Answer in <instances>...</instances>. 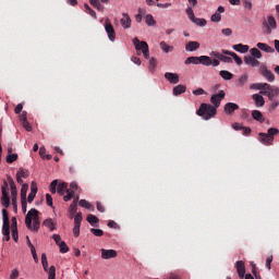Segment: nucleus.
I'll use <instances>...</instances> for the list:
<instances>
[{
  "instance_id": "nucleus-6",
  "label": "nucleus",
  "mask_w": 279,
  "mask_h": 279,
  "mask_svg": "<svg viewBox=\"0 0 279 279\" xmlns=\"http://www.w3.org/2000/svg\"><path fill=\"white\" fill-rule=\"evenodd\" d=\"M133 45L135 46L136 51H142L144 58L149 60V45L146 41L138 40V37L133 39Z\"/></svg>"
},
{
  "instance_id": "nucleus-34",
  "label": "nucleus",
  "mask_w": 279,
  "mask_h": 279,
  "mask_svg": "<svg viewBox=\"0 0 279 279\" xmlns=\"http://www.w3.org/2000/svg\"><path fill=\"white\" fill-rule=\"evenodd\" d=\"M22 125L26 130V132H32V124L27 121V116H25V112L22 116Z\"/></svg>"
},
{
  "instance_id": "nucleus-4",
  "label": "nucleus",
  "mask_w": 279,
  "mask_h": 279,
  "mask_svg": "<svg viewBox=\"0 0 279 279\" xmlns=\"http://www.w3.org/2000/svg\"><path fill=\"white\" fill-rule=\"evenodd\" d=\"M279 130L276 128L268 129L267 133H259L258 141L262 142L263 145L269 146L274 145V137L278 136Z\"/></svg>"
},
{
  "instance_id": "nucleus-63",
  "label": "nucleus",
  "mask_w": 279,
  "mask_h": 279,
  "mask_svg": "<svg viewBox=\"0 0 279 279\" xmlns=\"http://www.w3.org/2000/svg\"><path fill=\"white\" fill-rule=\"evenodd\" d=\"M243 3H244V9L245 10H252V1L244 0Z\"/></svg>"
},
{
  "instance_id": "nucleus-51",
  "label": "nucleus",
  "mask_w": 279,
  "mask_h": 279,
  "mask_svg": "<svg viewBox=\"0 0 279 279\" xmlns=\"http://www.w3.org/2000/svg\"><path fill=\"white\" fill-rule=\"evenodd\" d=\"M90 232L92 234H94V236H104V230L101 229L92 228Z\"/></svg>"
},
{
  "instance_id": "nucleus-41",
  "label": "nucleus",
  "mask_w": 279,
  "mask_h": 279,
  "mask_svg": "<svg viewBox=\"0 0 279 279\" xmlns=\"http://www.w3.org/2000/svg\"><path fill=\"white\" fill-rule=\"evenodd\" d=\"M28 189H29V185H27V184H23L22 185V189H21V199L22 201L27 199V191H28Z\"/></svg>"
},
{
  "instance_id": "nucleus-25",
  "label": "nucleus",
  "mask_w": 279,
  "mask_h": 279,
  "mask_svg": "<svg viewBox=\"0 0 279 279\" xmlns=\"http://www.w3.org/2000/svg\"><path fill=\"white\" fill-rule=\"evenodd\" d=\"M1 202L4 208H10V195L8 194V191H5V189H3Z\"/></svg>"
},
{
  "instance_id": "nucleus-10",
  "label": "nucleus",
  "mask_w": 279,
  "mask_h": 279,
  "mask_svg": "<svg viewBox=\"0 0 279 279\" xmlns=\"http://www.w3.org/2000/svg\"><path fill=\"white\" fill-rule=\"evenodd\" d=\"M222 99H226V92L220 90L218 94H214L210 98L214 108H219Z\"/></svg>"
},
{
  "instance_id": "nucleus-32",
  "label": "nucleus",
  "mask_w": 279,
  "mask_h": 279,
  "mask_svg": "<svg viewBox=\"0 0 279 279\" xmlns=\"http://www.w3.org/2000/svg\"><path fill=\"white\" fill-rule=\"evenodd\" d=\"M43 226H45L46 228H49V230L51 232H53V230H56V223L53 222V219H51V218L44 220Z\"/></svg>"
},
{
  "instance_id": "nucleus-18",
  "label": "nucleus",
  "mask_w": 279,
  "mask_h": 279,
  "mask_svg": "<svg viewBox=\"0 0 279 279\" xmlns=\"http://www.w3.org/2000/svg\"><path fill=\"white\" fill-rule=\"evenodd\" d=\"M235 267L239 274V278H245V263L243 260H239L236 262Z\"/></svg>"
},
{
  "instance_id": "nucleus-43",
  "label": "nucleus",
  "mask_w": 279,
  "mask_h": 279,
  "mask_svg": "<svg viewBox=\"0 0 279 279\" xmlns=\"http://www.w3.org/2000/svg\"><path fill=\"white\" fill-rule=\"evenodd\" d=\"M87 221L88 223H90V226H95V223H99V218H97V216L89 214L87 216Z\"/></svg>"
},
{
  "instance_id": "nucleus-3",
  "label": "nucleus",
  "mask_w": 279,
  "mask_h": 279,
  "mask_svg": "<svg viewBox=\"0 0 279 279\" xmlns=\"http://www.w3.org/2000/svg\"><path fill=\"white\" fill-rule=\"evenodd\" d=\"M196 114L198 117H202L205 121H209V119H213L217 116V107H214L210 104L203 102L196 111Z\"/></svg>"
},
{
  "instance_id": "nucleus-59",
  "label": "nucleus",
  "mask_w": 279,
  "mask_h": 279,
  "mask_svg": "<svg viewBox=\"0 0 279 279\" xmlns=\"http://www.w3.org/2000/svg\"><path fill=\"white\" fill-rule=\"evenodd\" d=\"M193 95H196V96L206 95V90H204V88L199 87V88L193 90Z\"/></svg>"
},
{
  "instance_id": "nucleus-8",
  "label": "nucleus",
  "mask_w": 279,
  "mask_h": 279,
  "mask_svg": "<svg viewBox=\"0 0 279 279\" xmlns=\"http://www.w3.org/2000/svg\"><path fill=\"white\" fill-rule=\"evenodd\" d=\"M2 219H3L2 234L3 236H5L10 234V216L8 214V209H2Z\"/></svg>"
},
{
  "instance_id": "nucleus-61",
  "label": "nucleus",
  "mask_w": 279,
  "mask_h": 279,
  "mask_svg": "<svg viewBox=\"0 0 279 279\" xmlns=\"http://www.w3.org/2000/svg\"><path fill=\"white\" fill-rule=\"evenodd\" d=\"M31 253H32V256H33L35 263H38V254L36 253V247L32 246Z\"/></svg>"
},
{
  "instance_id": "nucleus-22",
  "label": "nucleus",
  "mask_w": 279,
  "mask_h": 279,
  "mask_svg": "<svg viewBox=\"0 0 279 279\" xmlns=\"http://www.w3.org/2000/svg\"><path fill=\"white\" fill-rule=\"evenodd\" d=\"M253 100L255 101V106L257 108H263V106H265V98L263 96H260L259 94H254Z\"/></svg>"
},
{
  "instance_id": "nucleus-17",
  "label": "nucleus",
  "mask_w": 279,
  "mask_h": 279,
  "mask_svg": "<svg viewBox=\"0 0 279 279\" xmlns=\"http://www.w3.org/2000/svg\"><path fill=\"white\" fill-rule=\"evenodd\" d=\"M165 77L170 84H178L180 82V75L175 73L166 72Z\"/></svg>"
},
{
  "instance_id": "nucleus-39",
  "label": "nucleus",
  "mask_w": 279,
  "mask_h": 279,
  "mask_svg": "<svg viewBox=\"0 0 279 279\" xmlns=\"http://www.w3.org/2000/svg\"><path fill=\"white\" fill-rule=\"evenodd\" d=\"M184 64H199V57H189L185 61Z\"/></svg>"
},
{
  "instance_id": "nucleus-20",
  "label": "nucleus",
  "mask_w": 279,
  "mask_h": 279,
  "mask_svg": "<svg viewBox=\"0 0 279 279\" xmlns=\"http://www.w3.org/2000/svg\"><path fill=\"white\" fill-rule=\"evenodd\" d=\"M235 110H239V105H236L234 102H227L225 105V112L227 114H234Z\"/></svg>"
},
{
  "instance_id": "nucleus-23",
  "label": "nucleus",
  "mask_w": 279,
  "mask_h": 279,
  "mask_svg": "<svg viewBox=\"0 0 279 279\" xmlns=\"http://www.w3.org/2000/svg\"><path fill=\"white\" fill-rule=\"evenodd\" d=\"M233 49L239 53H247L250 51V46L243 45V44H236V45H233Z\"/></svg>"
},
{
  "instance_id": "nucleus-36",
  "label": "nucleus",
  "mask_w": 279,
  "mask_h": 279,
  "mask_svg": "<svg viewBox=\"0 0 279 279\" xmlns=\"http://www.w3.org/2000/svg\"><path fill=\"white\" fill-rule=\"evenodd\" d=\"M7 180L10 184L11 195H16V193L19 192L16 191V183H14V179H12V177L9 175Z\"/></svg>"
},
{
  "instance_id": "nucleus-38",
  "label": "nucleus",
  "mask_w": 279,
  "mask_h": 279,
  "mask_svg": "<svg viewBox=\"0 0 279 279\" xmlns=\"http://www.w3.org/2000/svg\"><path fill=\"white\" fill-rule=\"evenodd\" d=\"M89 3H90V5L96 8V10H98V12H104L105 8L102 7L101 2H99V0H89Z\"/></svg>"
},
{
  "instance_id": "nucleus-29",
  "label": "nucleus",
  "mask_w": 279,
  "mask_h": 279,
  "mask_svg": "<svg viewBox=\"0 0 279 279\" xmlns=\"http://www.w3.org/2000/svg\"><path fill=\"white\" fill-rule=\"evenodd\" d=\"M172 93L175 97H178V95H182L183 93H186V86L178 85L173 87Z\"/></svg>"
},
{
  "instance_id": "nucleus-35",
  "label": "nucleus",
  "mask_w": 279,
  "mask_h": 279,
  "mask_svg": "<svg viewBox=\"0 0 279 279\" xmlns=\"http://www.w3.org/2000/svg\"><path fill=\"white\" fill-rule=\"evenodd\" d=\"M250 53L255 60H260L263 58V53L260 52V50H258V48H252L250 50Z\"/></svg>"
},
{
  "instance_id": "nucleus-62",
  "label": "nucleus",
  "mask_w": 279,
  "mask_h": 279,
  "mask_svg": "<svg viewBox=\"0 0 279 279\" xmlns=\"http://www.w3.org/2000/svg\"><path fill=\"white\" fill-rule=\"evenodd\" d=\"M221 34H223V36H232V31L231 28H222Z\"/></svg>"
},
{
  "instance_id": "nucleus-56",
  "label": "nucleus",
  "mask_w": 279,
  "mask_h": 279,
  "mask_svg": "<svg viewBox=\"0 0 279 279\" xmlns=\"http://www.w3.org/2000/svg\"><path fill=\"white\" fill-rule=\"evenodd\" d=\"M70 213H72V215H75V213H77L76 201L72 202V204L70 205Z\"/></svg>"
},
{
  "instance_id": "nucleus-31",
  "label": "nucleus",
  "mask_w": 279,
  "mask_h": 279,
  "mask_svg": "<svg viewBox=\"0 0 279 279\" xmlns=\"http://www.w3.org/2000/svg\"><path fill=\"white\" fill-rule=\"evenodd\" d=\"M219 75H220V77H222V80H226V81H230L234 77V74H232V72L227 71V70H221L219 72Z\"/></svg>"
},
{
  "instance_id": "nucleus-44",
  "label": "nucleus",
  "mask_w": 279,
  "mask_h": 279,
  "mask_svg": "<svg viewBox=\"0 0 279 279\" xmlns=\"http://www.w3.org/2000/svg\"><path fill=\"white\" fill-rule=\"evenodd\" d=\"M19 160V155L17 154H10L7 156V162L9 165H12V162H16Z\"/></svg>"
},
{
  "instance_id": "nucleus-1",
  "label": "nucleus",
  "mask_w": 279,
  "mask_h": 279,
  "mask_svg": "<svg viewBox=\"0 0 279 279\" xmlns=\"http://www.w3.org/2000/svg\"><path fill=\"white\" fill-rule=\"evenodd\" d=\"M38 215H40V211L36 208H32L25 216V226L32 232H38V230H40V218Z\"/></svg>"
},
{
  "instance_id": "nucleus-40",
  "label": "nucleus",
  "mask_w": 279,
  "mask_h": 279,
  "mask_svg": "<svg viewBox=\"0 0 279 279\" xmlns=\"http://www.w3.org/2000/svg\"><path fill=\"white\" fill-rule=\"evenodd\" d=\"M192 23H195V25H198V27H206L207 22L205 19L194 17Z\"/></svg>"
},
{
  "instance_id": "nucleus-60",
  "label": "nucleus",
  "mask_w": 279,
  "mask_h": 279,
  "mask_svg": "<svg viewBox=\"0 0 279 279\" xmlns=\"http://www.w3.org/2000/svg\"><path fill=\"white\" fill-rule=\"evenodd\" d=\"M220 60H221V62H226L227 64L232 63V58L226 57L223 54H221Z\"/></svg>"
},
{
  "instance_id": "nucleus-53",
  "label": "nucleus",
  "mask_w": 279,
  "mask_h": 279,
  "mask_svg": "<svg viewBox=\"0 0 279 279\" xmlns=\"http://www.w3.org/2000/svg\"><path fill=\"white\" fill-rule=\"evenodd\" d=\"M150 73H154L155 69H156V59L151 58L149 60V66H148Z\"/></svg>"
},
{
  "instance_id": "nucleus-33",
  "label": "nucleus",
  "mask_w": 279,
  "mask_h": 279,
  "mask_svg": "<svg viewBox=\"0 0 279 279\" xmlns=\"http://www.w3.org/2000/svg\"><path fill=\"white\" fill-rule=\"evenodd\" d=\"M247 80H248L247 74L241 75L236 83L238 88H243V86L247 84Z\"/></svg>"
},
{
  "instance_id": "nucleus-16",
  "label": "nucleus",
  "mask_w": 279,
  "mask_h": 279,
  "mask_svg": "<svg viewBox=\"0 0 279 279\" xmlns=\"http://www.w3.org/2000/svg\"><path fill=\"white\" fill-rule=\"evenodd\" d=\"M122 19L120 20V23L124 29H130L132 27V19H130V15L128 13L122 14Z\"/></svg>"
},
{
  "instance_id": "nucleus-19",
  "label": "nucleus",
  "mask_w": 279,
  "mask_h": 279,
  "mask_svg": "<svg viewBox=\"0 0 279 279\" xmlns=\"http://www.w3.org/2000/svg\"><path fill=\"white\" fill-rule=\"evenodd\" d=\"M256 47L259 48L260 51H265V53H276V49L265 43H257Z\"/></svg>"
},
{
  "instance_id": "nucleus-15",
  "label": "nucleus",
  "mask_w": 279,
  "mask_h": 279,
  "mask_svg": "<svg viewBox=\"0 0 279 279\" xmlns=\"http://www.w3.org/2000/svg\"><path fill=\"white\" fill-rule=\"evenodd\" d=\"M36 193H38V185H36V182H32L31 193L28 194V197H27L28 204H32V202H34V199L36 198Z\"/></svg>"
},
{
  "instance_id": "nucleus-55",
  "label": "nucleus",
  "mask_w": 279,
  "mask_h": 279,
  "mask_svg": "<svg viewBox=\"0 0 279 279\" xmlns=\"http://www.w3.org/2000/svg\"><path fill=\"white\" fill-rule=\"evenodd\" d=\"M12 239L15 243H19V229H12Z\"/></svg>"
},
{
  "instance_id": "nucleus-50",
  "label": "nucleus",
  "mask_w": 279,
  "mask_h": 279,
  "mask_svg": "<svg viewBox=\"0 0 279 279\" xmlns=\"http://www.w3.org/2000/svg\"><path fill=\"white\" fill-rule=\"evenodd\" d=\"M59 247L61 254H66V252H69V245H66V242H61Z\"/></svg>"
},
{
  "instance_id": "nucleus-24",
  "label": "nucleus",
  "mask_w": 279,
  "mask_h": 279,
  "mask_svg": "<svg viewBox=\"0 0 279 279\" xmlns=\"http://www.w3.org/2000/svg\"><path fill=\"white\" fill-rule=\"evenodd\" d=\"M201 45L198 41H189L185 45V51H197L199 49Z\"/></svg>"
},
{
  "instance_id": "nucleus-46",
  "label": "nucleus",
  "mask_w": 279,
  "mask_h": 279,
  "mask_svg": "<svg viewBox=\"0 0 279 279\" xmlns=\"http://www.w3.org/2000/svg\"><path fill=\"white\" fill-rule=\"evenodd\" d=\"M231 58H233L234 62L241 66V64H243V59H241V57L236 56V52H232L231 53Z\"/></svg>"
},
{
  "instance_id": "nucleus-27",
  "label": "nucleus",
  "mask_w": 279,
  "mask_h": 279,
  "mask_svg": "<svg viewBox=\"0 0 279 279\" xmlns=\"http://www.w3.org/2000/svg\"><path fill=\"white\" fill-rule=\"evenodd\" d=\"M78 205L82 207V208H86L87 210H90L92 213H95V207L93 206V204H90L88 201L86 199H81L78 202Z\"/></svg>"
},
{
  "instance_id": "nucleus-52",
  "label": "nucleus",
  "mask_w": 279,
  "mask_h": 279,
  "mask_svg": "<svg viewBox=\"0 0 279 279\" xmlns=\"http://www.w3.org/2000/svg\"><path fill=\"white\" fill-rule=\"evenodd\" d=\"M187 17L190 19V21H193L195 19V13L193 12V8L189 7L185 10Z\"/></svg>"
},
{
  "instance_id": "nucleus-14",
  "label": "nucleus",
  "mask_w": 279,
  "mask_h": 279,
  "mask_svg": "<svg viewBox=\"0 0 279 279\" xmlns=\"http://www.w3.org/2000/svg\"><path fill=\"white\" fill-rule=\"evenodd\" d=\"M223 12H226V8H223L221 5L218 7L215 14L211 15V22L213 23H220L221 22V14H223Z\"/></svg>"
},
{
  "instance_id": "nucleus-12",
  "label": "nucleus",
  "mask_w": 279,
  "mask_h": 279,
  "mask_svg": "<svg viewBox=\"0 0 279 279\" xmlns=\"http://www.w3.org/2000/svg\"><path fill=\"white\" fill-rule=\"evenodd\" d=\"M100 252L102 260H110V258H117L118 256V253L114 250L101 248Z\"/></svg>"
},
{
  "instance_id": "nucleus-21",
  "label": "nucleus",
  "mask_w": 279,
  "mask_h": 279,
  "mask_svg": "<svg viewBox=\"0 0 279 279\" xmlns=\"http://www.w3.org/2000/svg\"><path fill=\"white\" fill-rule=\"evenodd\" d=\"M244 62L248 66H259V64H260V62L258 60L254 59V57H252V56L244 57Z\"/></svg>"
},
{
  "instance_id": "nucleus-37",
  "label": "nucleus",
  "mask_w": 279,
  "mask_h": 279,
  "mask_svg": "<svg viewBox=\"0 0 279 279\" xmlns=\"http://www.w3.org/2000/svg\"><path fill=\"white\" fill-rule=\"evenodd\" d=\"M159 45L165 53H171L173 51V46H169L166 41H161Z\"/></svg>"
},
{
  "instance_id": "nucleus-13",
  "label": "nucleus",
  "mask_w": 279,
  "mask_h": 279,
  "mask_svg": "<svg viewBox=\"0 0 279 279\" xmlns=\"http://www.w3.org/2000/svg\"><path fill=\"white\" fill-rule=\"evenodd\" d=\"M260 73L267 82H274L276 80V76L274 75V72L267 69V66H262L260 68Z\"/></svg>"
},
{
  "instance_id": "nucleus-5",
  "label": "nucleus",
  "mask_w": 279,
  "mask_h": 279,
  "mask_svg": "<svg viewBox=\"0 0 279 279\" xmlns=\"http://www.w3.org/2000/svg\"><path fill=\"white\" fill-rule=\"evenodd\" d=\"M276 27H278L276 17H274L272 15H269L267 19H264L263 21L264 34H267V36H269L271 34V29H276Z\"/></svg>"
},
{
  "instance_id": "nucleus-49",
  "label": "nucleus",
  "mask_w": 279,
  "mask_h": 279,
  "mask_svg": "<svg viewBox=\"0 0 279 279\" xmlns=\"http://www.w3.org/2000/svg\"><path fill=\"white\" fill-rule=\"evenodd\" d=\"M84 8L87 14H90L93 19H97V13L88 4H85Z\"/></svg>"
},
{
  "instance_id": "nucleus-47",
  "label": "nucleus",
  "mask_w": 279,
  "mask_h": 279,
  "mask_svg": "<svg viewBox=\"0 0 279 279\" xmlns=\"http://www.w3.org/2000/svg\"><path fill=\"white\" fill-rule=\"evenodd\" d=\"M82 213H77L74 217V226H82Z\"/></svg>"
},
{
  "instance_id": "nucleus-9",
  "label": "nucleus",
  "mask_w": 279,
  "mask_h": 279,
  "mask_svg": "<svg viewBox=\"0 0 279 279\" xmlns=\"http://www.w3.org/2000/svg\"><path fill=\"white\" fill-rule=\"evenodd\" d=\"M260 95L268 96V99H274V97H278L279 89L278 87H274L270 84H268V87H264V90L260 92Z\"/></svg>"
},
{
  "instance_id": "nucleus-57",
  "label": "nucleus",
  "mask_w": 279,
  "mask_h": 279,
  "mask_svg": "<svg viewBox=\"0 0 279 279\" xmlns=\"http://www.w3.org/2000/svg\"><path fill=\"white\" fill-rule=\"evenodd\" d=\"M52 239L57 243L58 246L60 245V243L64 242V241H62V238L60 236V234H53Z\"/></svg>"
},
{
  "instance_id": "nucleus-7",
  "label": "nucleus",
  "mask_w": 279,
  "mask_h": 279,
  "mask_svg": "<svg viewBox=\"0 0 279 279\" xmlns=\"http://www.w3.org/2000/svg\"><path fill=\"white\" fill-rule=\"evenodd\" d=\"M41 265L44 268V271L48 274V279H56V266H50L49 268V262H47V254H41Z\"/></svg>"
},
{
  "instance_id": "nucleus-26",
  "label": "nucleus",
  "mask_w": 279,
  "mask_h": 279,
  "mask_svg": "<svg viewBox=\"0 0 279 279\" xmlns=\"http://www.w3.org/2000/svg\"><path fill=\"white\" fill-rule=\"evenodd\" d=\"M252 117L255 121H258L259 123H265V117H263V112L258 110H253Z\"/></svg>"
},
{
  "instance_id": "nucleus-64",
  "label": "nucleus",
  "mask_w": 279,
  "mask_h": 279,
  "mask_svg": "<svg viewBox=\"0 0 279 279\" xmlns=\"http://www.w3.org/2000/svg\"><path fill=\"white\" fill-rule=\"evenodd\" d=\"M19 278V270L14 269L12 270V274L10 275V279H16Z\"/></svg>"
},
{
  "instance_id": "nucleus-42",
  "label": "nucleus",
  "mask_w": 279,
  "mask_h": 279,
  "mask_svg": "<svg viewBox=\"0 0 279 279\" xmlns=\"http://www.w3.org/2000/svg\"><path fill=\"white\" fill-rule=\"evenodd\" d=\"M145 21L148 27H154V25H156V20H154V15L151 14H147Z\"/></svg>"
},
{
  "instance_id": "nucleus-48",
  "label": "nucleus",
  "mask_w": 279,
  "mask_h": 279,
  "mask_svg": "<svg viewBox=\"0 0 279 279\" xmlns=\"http://www.w3.org/2000/svg\"><path fill=\"white\" fill-rule=\"evenodd\" d=\"M58 189V180H53L50 183V193H52L54 195V193H57Z\"/></svg>"
},
{
  "instance_id": "nucleus-2",
  "label": "nucleus",
  "mask_w": 279,
  "mask_h": 279,
  "mask_svg": "<svg viewBox=\"0 0 279 279\" xmlns=\"http://www.w3.org/2000/svg\"><path fill=\"white\" fill-rule=\"evenodd\" d=\"M78 186H77V182H72L70 184L68 183H60L57 187V193H59V195H64V193H66V195L63 196V199L65 202H71L72 197H75V191H77Z\"/></svg>"
},
{
  "instance_id": "nucleus-58",
  "label": "nucleus",
  "mask_w": 279,
  "mask_h": 279,
  "mask_svg": "<svg viewBox=\"0 0 279 279\" xmlns=\"http://www.w3.org/2000/svg\"><path fill=\"white\" fill-rule=\"evenodd\" d=\"M80 225H74L73 228V235L75 236V239H77V236H80Z\"/></svg>"
},
{
  "instance_id": "nucleus-11",
  "label": "nucleus",
  "mask_w": 279,
  "mask_h": 279,
  "mask_svg": "<svg viewBox=\"0 0 279 279\" xmlns=\"http://www.w3.org/2000/svg\"><path fill=\"white\" fill-rule=\"evenodd\" d=\"M105 29L107 33V36L111 43H114V39L117 38V33L114 32V26L110 23V21H106Z\"/></svg>"
},
{
  "instance_id": "nucleus-45",
  "label": "nucleus",
  "mask_w": 279,
  "mask_h": 279,
  "mask_svg": "<svg viewBox=\"0 0 279 279\" xmlns=\"http://www.w3.org/2000/svg\"><path fill=\"white\" fill-rule=\"evenodd\" d=\"M16 175L20 178L27 179V178H29V171H27L25 169H20V171H17Z\"/></svg>"
},
{
  "instance_id": "nucleus-28",
  "label": "nucleus",
  "mask_w": 279,
  "mask_h": 279,
  "mask_svg": "<svg viewBox=\"0 0 279 279\" xmlns=\"http://www.w3.org/2000/svg\"><path fill=\"white\" fill-rule=\"evenodd\" d=\"M252 89L255 90H265V88H269V84L268 83H254L251 85Z\"/></svg>"
},
{
  "instance_id": "nucleus-30",
  "label": "nucleus",
  "mask_w": 279,
  "mask_h": 279,
  "mask_svg": "<svg viewBox=\"0 0 279 279\" xmlns=\"http://www.w3.org/2000/svg\"><path fill=\"white\" fill-rule=\"evenodd\" d=\"M199 64H203L204 66H210L213 64V59H210L208 56H201Z\"/></svg>"
},
{
  "instance_id": "nucleus-54",
  "label": "nucleus",
  "mask_w": 279,
  "mask_h": 279,
  "mask_svg": "<svg viewBox=\"0 0 279 279\" xmlns=\"http://www.w3.org/2000/svg\"><path fill=\"white\" fill-rule=\"evenodd\" d=\"M46 202H47V206H50L51 208H53V197H51L50 194H46Z\"/></svg>"
}]
</instances>
